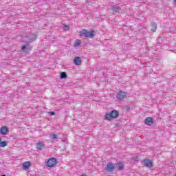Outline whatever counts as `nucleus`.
Masks as SVG:
<instances>
[{"instance_id": "f257e3e1", "label": "nucleus", "mask_w": 176, "mask_h": 176, "mask_svg": "<svg viewBox=\"0 0 176 176\" xmlns=\"http://www.w3.org/2000/svg\"><path fill=\"white\" fill-rule=\"evenodd\" d=\"M35 39H36V34L30 35V34H24L22 36V38L21 41L23 43H26V45L22 46L21 47L22 52H24V53H29V52H31L32 50V47L30 45V43L35 41Z\"/></svg>"}, {"instance_id": "f03ea898", "label": "nucleus", "mask_w": 176, "mask_h": 176, "mask_svg": "<svg viewBox=\"0 0 176 176\" xmlns=\"http://www.w3.org/2000/svg\"><path fill=\"white\" fill-rule=\"evenodd\" d=\"M96 34L94 30L87 31L86 29H83L80 32V36H84L85 38H94Z\"/></svg>"}, {"instance_id": "7ed1b4c3", "label": "nucleus", "mask_w": 176, "mask_h": 176, "mask_svg": "<svg viewBox=\"0 0 176 176\" xmlns=\"http://www.w3.org/2000/svg\"><path fill=\"white\" fill-rule=\"evenodd\" d=\"M119 116V113L116 110H113L110 113H107L105 115L106 120H112L116 119Z\"/></svg>"}, {"instance_id": "20e7f679", "label": "nucleus", "mask_w": 176, "mask_h": 176, "mask_svg": "<svg viewBox=\"0 0 176 176\" xmlns=\"http://www.w3.org/2000/svg\"><path fill=\"white\" fill-rule=\"evenodd\" d=\"M45 164L47 167H50V168L55 167L56 164H57V159L52 157L50 158L46 162Z\"/></svg>"}, {"instance_id": "39448f33", "label": "nucleus", "mask_w": 176, "mask_h": 176, "mask_svg": "<svg viewBox=\"0 0 176 176\" xmlns=\"http://www.w3.org/2000/svg\"><path fill=\"white\" fill-rule=\"evenodd\" d=\"M36 149L38 151H42L46 148V145L45 144V142H38L36 144Z\"/></svg>"}, {"instance_id": "423d86ee", "label": "nucleus", "mask_w": 176, "mask_h": 176, "mask_svg": "<svg viewBox=\"0 0 176 176\" xmlns=\"http://www.w3.org/2000/svg\"><path fill=\"white\" fill-rule=\"evenodd\" d=\"M106 171H108L109 173H112L113 170H115V166H113V164L109 163L107 164V167L105 168Z\"/></svg>"}, {"instance_id": "0eeeda50", "label": "nucleus", "mask_w": 176, "mask_h": 176, "mask_svg": "<svg viewBox=\"0 0 176 176\" xmlns=\"http://www.w3.org/2000/svg\"><path fill=\"white\" fill-rule=\"evenodd\" d=\"M117 100H123L126 98V92H123L120 91L119 93L117 94Z\"/></svg>"}, {"instance_id": "6e6552de", "label": "nucleus", "mask_w": 176, "mask_h": 176, "mask_svg": "<svg viewBox=\"0 0 176 176\" xmlns=\"http://www.w3.org/2000/svg\"><path fill=\"white\" fill-rule=\"evenodd\" d=\"M0 131L2 135H6L8 133H9V129L6 126H1L0 129Z\"/></svg>"}, {"instance_id": "1a4fd4ad", "label": "nucleus", "mask_w": 176, "mask_h": 176, "mask_svg": "<svg viewBox=\"0 0 176 176\" xmlns=\"http://www.w3.org/2000/svg\"><path fill=\"white\" fill-rule=\"evenodd\" d=\"M144 123L147 126H152V124H153V118L151 117L146 118L144 120Z\"/></svg>"}, {"instance_id": "9d476101", "label": "nucleus", "mask_w": 176, "mask_h": 176, "mask_svg": "<svg viewBox=\"0 0 176 176\" xmlns=\"http://www.w3.org/2000/svg\"><path fill=\"white\" fill-rule=\"evenodd\" d=\"M75 65H80L82 64V59L80 57H76L74 60Z\"/></svg>"}, {"instance_id": "9b49d317", "label": "nucleus", "mask_w": 176, "mask_h": 176, "mask_svg": "<svg viewBox=\"0 0 176 176\" xmlns=\"http://www.w3.org/2000/svg\"><path fill=\"white\" fill-rule=\"evenodd\" d=\"M144 166H146V167H151L152 166V161L149 160H144L143 162Z\"/></svg>"}, {"instance_id": "f8f14e48", "label": "nucleus", "mask_w": 176, "mask_h": 176, "mask_svg": "<svg viewBox=\"0 0 176 176\" xmlns=\"http://www.w3.org/2000/svg\"><path fill=\"white\" fill-rule=\"evenodd\" d=\"M122 10V8L120 7L116 6L113 7V12L114 14H116V13H119Z\"/></svg>"}, {"instance_id": "ddd939ff", "label": "nucleus", "mask_w": 176, "mask_h": 176, "mask_svg": "<svg viewBox=\"0 0 176 176\" xmlns=\"http://www.w3.org/2000/svg\"><path fill=\"white\" fill-rule=\"evenodd\" d=\"M31 166V162H25L23 164V167L25 170H28L29 167Z\"/></svg>"}, {"instance_id": "4468645a", "label": "nucleus", "mask_w": 176, "mask_h": 176, "mask_svg": "<svg viewBox=\"0 0 176 176\" xmlns=\"http://www.w3.org/2000/svg\"><path fill=\"white\" fill-rule=\"evenodd\" d=\"M151 32H156V30H157V25L156 24V23H153L152 25H151Z\"/></svg>"}, {"instance_id": "2eb2a0df", "label": "nucleus", "mask_w": 176, "mask_h": 176, "mask_svg": "<svg viewBox=\"0 0 176 176\" xmlns=\"http://www.w3.org/2000/svg\"><path fill=\"white\" fill-rule=\"evenodd\" d=\"M81 41L79 39L76 40L74 43V47H78V46H80Z\"/></svg>"}, {"instance_id": "dca6fc26", "label": "nucleus", "mask_w": 176, "mask_h": 176, "mask_svg": "<svg viewBox=\"0 0 176 176\" xmlns=\"http://www.w3.org/2000/svg\"><path fill=\"white\" fill-rule=\"evenodd\" d=\"M8 146V142L3 141V142H0V146L1 148H5V146Z\"/></svg>"}, {"instance_id": "f3484780", "label": "nucleus", "mask_w": 176, "mask_h": 176, "mask_svg": "<svg viewBox=\"0 0 176 176\" xmlns=\"http://www.w3.org/2000/svg\"><path fill=\"white\" fill-rule=\"evenodd\" d=\"M124 168V166H123L122 164H119L117 166V169L119 170V171H122V170H123Z\"/></svg>"}, {"instance_id": "a211bd4d", "label": "nucleus", "mask_w": 176, "mask_h": 176, "mask_svg": "<svg viewBox=\"0 0 176 176\" xmlns=\"http://www.w3.org/2000/svg\"><path fill=\"white\" fill-rule=\"evenodd\" d=\"M67 78V73L61 72L60 73V79H65Z\"/></svg>"}, {"instance_id": "6ab92c4d", "label": "nucleus", "mask_w": 176, "mask_h": 176, "mask_svg": "<svg viewBox=\"0 0 176 176\" xmlns=\"http://www.w3.org/2000/svg\"><path fill=\"white\" fill-rule=\"evenodd\" d=\"M50 138H51V140H57V135L51 134L50 135Z\"/></svg>"}, {"instance_id": "aec40b11", "label": "nucleus", "mask_w": 176, "mask_h": 176, "mask_svg": "<svg viewBox=\"0 0 176 176\" xmlns=\"http://www.w3.org/2000/svg\"><path fill=\"white\" fill-rule=\"evenodd\" d=\"M64 31H68L69 30V26L68 25H64L63 26Z\"/></svg>"}, {"instance_id": "412c9836", "label": "nucleus", "mask_w": 176, "mask_h": 176, "mask_svg": "<svg viewBox=\"0 0 176 176\" xmlns=\"http://www.w3.org/2000/svg\"><path fill=\"white\" fill-rule=\"evenodd\" d=\"M50 115L54 116V115H56V113L55 112H51Z\"/></svg>"}, {"instance_id": "4be33fe9", "label": "nucleus", "mask_w": 176, "mask_h": 176, "mask_svg": "<svg viewBox=\"0 0 176 176\" xmlns=\"http://www.w3.org/2000/svg\"><path fill=\"white\" fill-rule=\"evenodd\" d=\"M174 2H175V5L176 6V0H174Z\"/></svg>"}, {"instance_id": "5701e85b", "label": "nucleus", "mask_w": 176, "mask_h": 176, "mask_svg": "<svg viewBox=\"0 0 176 176\" xmlns=\"http://www.w3.org/2000/svg\"><path fill=\"white\" fill-rule=\"evenodd\" d=\"M1 176H6V175H1Z\"/></svg>"}]
</instances>
